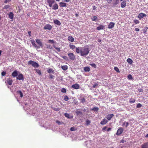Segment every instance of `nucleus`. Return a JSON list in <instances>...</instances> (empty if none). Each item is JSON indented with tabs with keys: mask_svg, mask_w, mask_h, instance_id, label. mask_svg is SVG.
I'll use <instances>...</instances> for the list:
<instances>
[{
	"mask_svg": "<svg viewBox=\"0 0 148 148\" xmlns=\"http://www.w3.org/2000/svg\"><path fill=\"white\" fill-rule=\"evenodd\" d=\"M53 22L55 24L57 25H60L61 24L60 22L58 20H54Z\"/></svg>",
	"mask_w": 148,
	"mask_h": 148,
	"instance_id": "a211bd4d",
	"label": "nucleus"
},
{
	"mask_svg": "<svg viewBox=\"0 0 148 148\" xmlns=\"http://www.w3.org/2000/svg\"><path fill=\"white\" fill-rule=\"evenodd\" d=\"M86 125H88L89 124H90V121L89 120H86Z\"/></svg>",
	"mask_w": 148,
	"mask_h": 148,
	"instance_id": "a18cd8bd",
	"label": "nucleus"
},
{
	"mask_svg": "<svg viewBox=\"0 0 148 148\" xmlns=\"http://www.w3.org/2000/svg\"><path fill=\"white\" fill-rule=\"evenodd\" d=\"M53 109L55 111H58L60 110V108H53Z\"/></svg>",
	"mask_w": 148,
	"mask_h": 148,
	"instance_id": "79ce46f5",
	"label": "nucleus"
},
{
	"mask_svg": "<svg viewBox=\"0 0 148 148\" xmlns=\"http://www.w3.org/2000/svg\"><path fill=\"white\" fill-rule=\"evenodd\" d=\"M85 101H86V99L84 98H83L81 100V101L82 103H84Z\"/></svg>",
	"mask_w": 148,
	"mask_h": 148,
	"instance_id": "3c124183",
	"label": "nucleus"
},
{
	"mask_svg": "<svg viewBox=\"0 0 148 148\" xmlns=\"http://www.w3.org/2000/svg\"><path fill=\"white\" fill-rule=\"evenodd\" d=\"M66 3L64 2H60L59 3V6L60 7H66Z\"/></svg>",
	"mask_w": 148,
	"mask_h": 148,
	"instance_id": "6ab92c4d",
	"label": "nucleus"
},
{
	"mask_svg": "<svg viewBox=\"0 0 148 148\" xmlns=\"http://www.w3.org/2000/svg\"><path fill=\"white\" fill-rule=\"evenodd\" d=\"M36 72L39 75H41V72L40 70L39 69H36L35 70Z\"/></svg>",
	"mask_w": 148,
	"mask_h": 148,
	"instance_id": "473e14b6",
	"label": "nucleus"
},
{
	"mask_svg": "<svg viewBox=\"0 0 148 148\" xmlns=\"http://www.w3.org/2000/svg\"><path fill=\"white\" fill-rule=\"evenodd\" d=\"M54 77V76H53L51 74H50L49 75V78L50 79H52Z\"/></svg>",
	"mask_w": 148,
	"mask_h": 148,
	"instance_id": "de8ad7c7",
	"label": "nucleus"
},
{
	"mask_svg": "<svg viewBox=\"0 0 148 148\" xmlns=\"http://www.w3.org/2000/svg\"><path fill=\"white\" fill-rule=\"evenodd\" d=\"M28 65H38L36 62L30 60L28 62Z\"/></svg>",
	"mask_w": 148,
	"mask_h": 148,
	"instance_id": "f3484780",
	"label": "nucleus"
},
{
	"mask_svg": "<svg viewBox=\"0 0 148 148\" xmlns=\"http://www.w3.org/2000/svg\"><path fill=\"white\" fill-rule=\"evenodd\" d=\"M126 1H123L121 3V7L122 8H125L126 5Z\"/></svg>",
	"mask_w": 148,
	"mask_h": 148,
	"instance_id": "4468645a",
	"label": "nucleus"
},
{
	"mask_svg": "<svg viewBox=\"0 0 148 148\" xmlns=\"http://www.w3.org/2000/svg\"><path fill=\"white\" fill-rule=\"evenodd\" d=\"M135 99H133L132 98H130L129 101L131 103H133L135 102Z\"/></svg>",
	"mask_w": 148,
	"mask_h": 148,
	"instance_id": "bb28decb",
	"label": "nucleus"
},
{
	"mask_svg": "<svg viewBox=\"0 0 148 148\" xmlns=\"http://www.w3.org/2000/svg\"><path fill=\"white\" fill-rule=\"evenodd\" d=\"M36 41L37 43L39 45L38 46H39L40 47H43V45L42 42L40 40L38 39H36Z\"/></svg>",
	"mask_w": 148,
	"mask_h": 148,
	"instance_id": "9b49d317",
	"label": "nucleus"
},
{
	"mask_svg": "<svg viewBox=\"0 0 148 148\" xmlns=\"http://www.w3.org/2000/svg\"><path fill=\"white\" fill-rule=\"evenodd\" d=\"M76 113L77 114H82V112L79 111H77L76 112Z\"/></svg>",
	"mask_w": 148,
	"mask_h": 148,
	"instance_id": "8fccbe9b",
	"label": "nucleus"
},
{
	"mask_svg": "<svg viewBox=\"0 0 148 148\" xmlns=\"http://www.w3.org/2000/svg\"><path fill=\"white\" fill-rule=\"evenodd\" d=\"M79 86L78 84L76 83L75 84L73 85L71 87L72 88L74 89H77L79 88Z\"/></svg>",
	"mask_w": 148,
	"mask_h": 148,
	"instance_id": "9d476101",
	"label": "nucleus"
},
{
	"mask_svg": "<svg viewBox=\"0 0 148 148\" xmlns=\"http://www.w3.org/2000/svg\"><path fill=\"white\" fill-rule=\"evenodd\" d=\"M111 130V128L110 127L107 130V131L108 132H109Z\"/></svg>",
	"mask_w": 148,
	"mask_h": 148,
	"instance_id": "0e129e2a",
	"label": "nucleus"
},
{
	"mask_svg": "<svg viewBox=\"0 0 148 148\" xmlns=\"http://www.w3.org/2000/svg\"><path fill=\"white\" fill-rule=\"evenodd\" d=\"M75 130L76 129L74 127H72L70 128V130L71 131H73Z\"/></svg>",
	"mask_w": 148,
	"mask_h": 148,
	"instance_id": "09e8293b",
	"label": "nucleus"
},
{
	"mask_svg": "<svg viewBox=\"0 0 148 148\" xmlns=\"http://www.w3.org/2000/svg\"><path fill=\"white\" fill-rule=\"evenodd\" d=\"M105 28V26L104 25H100L99 26L97 27V29L98 30H100L102 29H103Z\"/></svg>",
	"mask_w": 148,
	"mask_h": 148,
	"instance_id": "f8f14e48",
	"label": "nucleus"
},
{
	"mask_svg": "<svg viewBox=\"0 0 148 148\" xmlns=\"http://www.w3.org/2000/svg\"><path fill=\"white\" fill-rule=\"evenodd\" d=\"M9 17L11 19H12L14 17V14L12 12H10L8 14Z\"/></svg>",
	"mask_w": 148,
	"mask_h": 148,
	"instance_id": "5701e85b",
	"label": "nucleus"
},
{
	"mask_svg": "<svg viewBox=\"0 0 148 148\" xmlns=\"http://www.w3.org/2000/svg\"><path fill=\"white\" fill-rule=\"evenodd\" d=\"M99 110L98 108L97 107H94L93 108L91 109L90 110L91 111H97Z\"/></svg>",
	"mask_w": 148,
	"mask_h": 148,
	"instance_id": "2f4dec72",
	"label": "nucleus"
},
{
	"mask_svg": "<svg viewBox=\"0 0 148 148\" xmlns=\"http://www.w3.org/2000/svg\"><path fill=\"white\" fill-rule=\"evenodd\" d=\"M119 3V0H116L114 3H113L114 5H116L117 4H118Z\"/></svg>",
	"mask_w": 148,
	"mask_h": 148,
	"instance_id": "ea45409f",
	"label": "nucleus"
},
{
	"mask_svg": "<svg viewBox=\"0 0 148 148\" xmlns=\"http://www.w3.org/2000/svg\"><path fill=\"white\" fill-rule=\"evenodd\" d=\"M10 7V6L9 5H6L4 6L3 8L5 9H7Z\"/></svg>",
	"mask_w": 148,
	"mask_h": 148,
	"instance_id": "a19ab883",
	"label": "nucleus"
},
{
	"mask_svg": "<svg viewBox=\"0 0 148 148\" xmlns=\"http://www.w3.org/2000/svg\"><path fill=\"white\" fill-rule=\"evenodd\" d=\"M115 25V23L113 22H110L108 26V28L109 29H111L113 28Z\"/></svg>",
	"mask_w": 148,
	"mask_h": 148,
	"instance_id": "0eeeda50",
	"label": "nucleus"
},
{
	"mask_svg": "<svg viewBox=\"0 0 148 148\" xmlns=\"http://www.w3.org/2000/svg\"><path fill=\"white\" fill-rule=\"evenodd\" d=\"M12 75L13 77H16L18 75L17 72L16 71H14L12 73Z\"/></svg>",
	"mask_w": 148,
	"mask_h": 148,
	"instance_id": "4be33fe9",
	"label": "nucleus"
},
{
	"mask_svg": "<svg viewBox=\"0 0 148 148\" xmlns=\"http://www.w3.org/2000/svg\"><path fill=\"white\" fill-rule=\"evenodd\" d=\"M112 0H106V1H107L108 3H110Z\"/></svg>",
	"mask_w": 148,
	"mask_h": 148,
	"instance_id": "4d7b16f0",
	"label": "nucleus"
},
{
	"mask_svg": "<svg viewBox=\"0 0 148 148\" xmlns=\"http://www.w3.org/2000/svg\"><path fill=\"white\" fill-rule=\"evenodd\" d=\"M66 90L65 88H63L61 90V92L63 93H65L66 92Z\"/></svg>",
	"mask_w": 148,
	"mask_h": 148,
	"instance_id": "e433bc0d",
	"label": "nucleus"
},
{
	"mask_svg": "<svg viewBox=\"0 0 148 148\" xmlns=\"http://www.w3.org/2000/svg\"><path fill=\"white\" fill-rule=\"evenodd\" d=\"M13 82L12 80L10 78H8L7 80V84L9 85H11Z\"/></svg>",
	"mask_w": 148,
	"mask_h": 148,
	"instance_id": "dca6fc26",
	"label": "nucleus"
},
{
	"mask_svg": "<svg viewBox=\"0 0 148 148\" xmlns=\"http://www.w3.org/2000/svg\"><path fill=\"white\" fill-rule=\"evenodd\" d=\"M68 55L70 59L71 60H73L75 58V56L73 53H68Z\"/></svg>",
	"mask_w": 148,
	"mask_h": 148,
	"instance_id": "20e7f679",
	"label": "nucleus"
},
{
	"mask_svg": "<svg viewBox=\"0 0 148 148\" xmlns=\"http://www.w3.org/2000/svg\"><path fill=\"white\" fill-rule=\"evenodd\" d=\"M98 84H94L93 86V88H95L97 86Z\"/></svg>",
	"mask_w": 148,
	"mask_h": 148,
	"instance_id": "864d4df0",
	"label": "nucleus"
},
{
	"mask_svg": "<svg viewBox=\"0 0 148 148\" xmlns=\"http://www.w3.org/2000/svg\"><path fill=\"white\" fill-rule=\"evenodd\" d=\"M114 69L117 72L120 73V71L119 70V68L116 66L114 67Z\"/></svg>",
	"mask_w": 148,
	"mask_h": 148,
	"instance_id": "f704fd0d",
	"label": "nucleus"
},
{
	"mask_svg": "<svg viewBox=\"0 0 148 148\" xmlns=\"http://www.w3.org/2000/svg\"><path fill=\"white\" fill-rule=\"evenodd\" d=\"M53 47L58 51L60 52V48L57 47L55 45H53Z\"/></svg>",
	"mask_w": 148,
	"mask_h": 148,
	"instance_id": "c756f323",
	"label": "nucleus"
},
{
	"mask_svg": "<svg viewBox=\"0 0 148 148\" xmlns=\"http://www.w3.org/2000/svg\"><path fill=\"white\" fill-rule=\"evenodd\" d=\"M146 14L143 13H140L138 15V18L141 19L143 18L144 16H146Z\"/></svg>",
	"mask_w": 148,
	"mask_h": 148,
	"instance_id": "2eb2a0df",
	"label": "nucleus"
},
{
	"mask_svg": "<svg viewBox=\"0 0 148 148\" xmlns=\"http://www.w3.org/2000/svg\"><path fill=\"white\" fill-rule=\"evenodd\" d=\"M108 122V120L104 118L100 122V123L102 125H104L106 124Z\"/></svg>",
	"mask_w": 148,
	"mask_h": 148,
	"instance_id": "ddd939ff",
	"label": "nucleus"
},
{
	"mask_svg": "<svg viewBox=\"0 0 148 148\" xmlns=\"http://www.w3.org/2000/svg\"><path fill=\"white\" fill-rule=\"evenodd\" d=\"M49 43H54L53 40H49Z\"/></svg>",
	"mask_w": 148,
	"mask_h": 148,
	"instance_id": "5fc2aeb1",
	"label": "nucleus"
},
{
	"mask_svg": "<svg viewBox=\"0 0 148 148\" xmlns=\"http://www.w3.org/2000/svg\"><path fill=\"white\" fill-rule=\"evenodd\" d=\"M68 39L69 41H70L71 42H73L74 40V38L71 36H68Z\"/></svg>",
	"mask_w": 148,
	"mask_h": 148,
	"instance_id": "412c9836",
	"label": "nucleus"
},
{
	"mask_svg": "<svg viewBox=\"0 0 148 148\" xmlns=\"http://www.w3.org/2000/svg\"><path fill=\"white\" fill-rule=\"evenodd\" d=\"M65 117L68 118H69V114L67 113H65L64 114Z\"/></svg>",
	"mask_w": 148,
	"mask_h": 148,
	"instance_id": "49530a36",
	"label": "nucleus"
},
{
	"mask_svg": "<svg viewBox=\"0 0 148 148\" xmlns=\"http://www.w3.org/2000/svg\"><path fill=\"white\" fill-rule=\"evenodd\" d=\"M129 124V123H128V122H126V123H125V126L126 127H127L128 126V125Z\"/></svg>",
	"mask_w": 148,
	"mask_h": 148,
	"instance_id": "bf43d9fd",
	"label": "nucleus"
},
{
	"mask_svg": "<svg viewBox=\"0 0 148 148\" xmlns=\"http://www.w3.org/2000/svg\"><path fill=\"white\" fill-rule=\"evenodd\" d=\"M58 5L57 3L55 4L52 7V9L54 10H56L58 9Z\"/></svg>",
	"mask_w": 148,
	"mask_h": 148,
	"instance_id": "aec40b11",
	"label": "nucleus"
},
{
	"mask_svg": "<svg viewBox=\"0 0 148 148\" xmlns=\"http://www.w3.org/2000/svg\"><path fill=\"white\" fill-rule=\"evenodd\" d=\"M61 67L62 69L64 70H66L68 69V67L67 65L62 66Z\"/></svg>",
	"mask_w": 148,
	"mask_h": 148,
	"instance_id": "393cba45",
	"label": "nucleus"
},
{
	"mask_svg": "<svg viewBox=\"0 0 148 148\" xmlns=\"http://www.w3.org/2000/svg\"><path fill=\"white\" fill-rule=\"evenodd\" d=\"M34 67L37 68L39 65H32Z\"/></svg>",
	"mask_w": 148,
	"mask_h": 148,
	"instance_id": "338daca9",
	"label": "nucleus"
},
{
	"mask_svg": "<svg viewBox=\"0 0 148 148\" xmlns=\"http://www.w3.org/2000/svg\"><path fill=\"white\" fill-rule=\"evenodd\" d=\"M47 48H48L49 49H52V47L51 45H49L47 47Z\"/></svg>",
	"mask_w": 148,
	"mask_h": 148,
	"instance_id": "6e6d98bb",
	"label": "nucleus"
},
{
	"mask_svg": "<svg viewBox=\"0 0 148 148\" xmlns=\"http://www.w3.org/2000/svg\"><path fill=\"white\" fill-rule=\"evenodd\" d=\"M52 28V26L50 24H47L44 27V28L46 30L48 29L51 30Z\"/></svg>",
	"mask_w": 148,
	"mask_h": 148,
	"instance_id": "7ed1b4c3",
	"label": "nucleus"
},
{
	"mask_svg": "<svg viewBox=\"0 0 148 148\" xmlns=\"http://www.w3.org/2000/svg\"><path fill=\"white\" fill-rule=\"evenodd\" d=\"M127 78L130 80L132 79V76L131 74H129L127 75Z\"/></svg>",
	"mask_w": 148,
	"mask_h": 148,
	"instance_id": "4c0bfd02",
	"label": "nucleus"
},
{
	"mask_svg": "<svg viewBox=\"0 0 148 148\" xmlns=\"http://www.w3.org/2000/svg\"><path fill=\"white\" fill-rule=\"evenodd\" d=\"M123 129L122 127H120L117 130L116 134L117 135H119L121 134L123 132Z\"/></svg>",
	"mask_w": 148,
	"mask_h": 148,
	"instance_id": "423d86ee",
	"label": "nucleus"
},
{
	"mask_svg": "<svg viewBox=\"0 0 148 148\" xmlns=\"http://www.w3.org/2000/svg\"><path fill=\"white\" fill-rule=\"evenodd\" d=\"M107 128V127L106 126H105L103 128L102 130H103L104 131L106 130V129Z\"/></svg>",
	"mask_w": 148,
	"mask_h": 148,
	"instance_id": "680f3d73",
	"label": "nucleus"
},
{
	"mask_svg": "<svg viewBox=\"0 0 148 148\" xmlns=\"http://www.w3.org/2000/svg\"><path fill=\"white\" fill-rule=\"evenodd\" d=\"M6 72L3 71L1 73V75L2 76H5L6 74Z\"/></svg>",
	"mask_w": 148,
	"mask_h": 148,
	"instance_id": "603ef678",
	"label": "nucleus"
},
{
	"mask_svg": "<svg viewBox=\"0 0 148 148\" xmlns=\"http://www.w3.org/2000/svg\"><path fill=\"white\" fill-rule=\"evenodd\" d=\"M30 42L32 45L33 47L36 48L37 49H39L40 48V47L39 46H38L36 45L35 43V42L34 40H31Z\"/></svg>",
	"mask_w": 148,
	"mask_h": 148,
	"instance_id": "f03ea898",
	"label": "nucleus"
},
{
	"mask_svg": "<svg viewBox=\"0 0 148 148\" xmlns=\"http://www.w3.org/2000/svg\"><path fill=\"white\" fill-rule=\"evenodd\" d=\"M64 99L65 101H67L69 99V98L67 96L65 95L64 97Z\"/></svg>",
	"mask_w": 148,
	"mask_h": 148,
	"instance_id": "58836bf2",
	"label": "nucleus"
},
{
	"mask_svg": "<svg viewBox=\"0 0 148 148\" xmlns=\"http://www.w3.org/2000/svg\"><path fill=\"white\" fill-rule=\"evenodd\" d=\"M96 8H97V7L95 5L92 6V9L94 10H95Z\"/></svg>",
	"mask_w": 148,
	"mask_h": 148,
	"instance_id": "052dcab7",
	"label": "nucleus"
},
{
	"mask_svg": "<svg viewBox=\"0 0 148 148\" xmlns=\"http://www.w3.org/2000/svg\"><path fill=\"white\" fill-rule=\"evenodd\" d=\"M69 47L71 49H74L75 48H76L75 46L73 45H69Z\"/></svg>",
	"mask_w": 148,
	"mask_h": 148,
	"instance_id": "7c9ffc66",
	"label": "nucleus"
},
{
	"mask_svg": "<svg viewBox=\"0 0 148 148\" xmlns=\"http://www.w3.org/2000/svg\"><path fill=\"white\" fill-rule=\"evenodd\" d=\"M127 61L130 63V64H132V62H133V61L130 58H128L127 60Z\"/></svg>",
	"mask_w": 148,
	"mask_h": 148,
	"instance_id": "c85d7f7f",
	"label": "nucleus"
},
{
	"mask_svg": "<svg viewBox=\"0 0 148 148\" xmlns=\"http://www.w3.org/2000/svg\"><path fill=\"white\" fill-rule=\"evenodd\" d=\"M47 1L49 6L50 7H52V4L55 2L54 0H47Z\"/></svg>",
	"mask_w": 148,
	"mask_h": 148,
	"instance_id": "39448f33",
	"label": "nucleus"
},
{
	"mask_svg": "<svg viewBox=\"0 0 148 148\" xmlns=\"http://www.w3.org/2000/svg\"><path fill=\"white\" fill-rule=\"evenodd\" d=\"M142 106V105L140 103H138L136 106V108H140Z\"/></svg>",
	"mask_w": 148,
	"mask_h": 148,
	"instance_id": "37998d69",
	"label": "nucleus"
},
{
	"mask_svg": "<svg viewBox=\"0 0 148 148\" xmlns=\"http://www.w3.org/2000/svg\"><path fill=\"white\" fill-rule=\"evenodd\" d=\"M113 114H109L107 115L106 118L109 121L114 116Z\"/></svg>",
	"mask_w": 148,
	"mask_h": 148,
	"instance_id": "6e6552de",
	"label": "nucleus"
},
{
	"mask_svg": "<svg viewBox=\"0 0 148 148\" xmlns=\"http://www.w3.org/2000/svg\"><path fill=\"white\" fill-rule=\"evenodd\" d=\"M56 123H58V124H60V122L59 121H58V120H56Z\"/></svg>",
	"mask_w": 148,
	"mask_h": 148,
	"instance_id": "69168bd1",
	"label": "nucleus"
},
{
	"mask_svg": "<svg viewBox=\"0 0 148 148\" xmlns=\"http://www.w3.org/2000/svg\"><path fill=\"white\" fill-rule=\"evenodd\" d=\"M134 22L135 24H138L140 23L139 21L137 19L134 20Z\"/></svg>",
	"mask_w": 148,
	"mask_h": 148,
	"instance_id": "c03bdc74",
	"label": "nucleus"
},
{
	"mask_svg": "<svg viewBox=\"0 0 148 148\" xmlns=\"http://www.w3.org/2000/svg\"><path fill=\"white\" fill-rule=\"evenodd\" d=\"M16 79L19 80H23L24 77L23 75L22 74H19L16 77Z\"/></svg>",
	"mask_w": 148,
	"mask_h": 148,
	"instance_id": "1a4fd4ad",
	"label": "nucleus"
},
{
	"mask_svg": "<svg viewBox=\"0 0 148 148\" xmlns=\"http://www.w3.org/2000/svg\"><path fill=\"white\" fill-rule=\"evenodd\" d=\"M47 71L48 73H54V71L52 69L50 68L49 69H48L47 70Z\"/></svg>",
	"mask_w": 148,
	"mask_h": 148,
	"instance_id": "a878e982",
	"label": "nucleus"
},
{
	"mask_svg": "<svg viewBox=\"0 0 148 148\" xmlns=\"http://www.w3.org/2000/svg\"><path fill=\"white\" fill-rule=\"evenodd\" d=\"M90 51L89 46L86 45L82 47H76V52L77 53H80L81 56H84L87 55L89 53Z\"/></svg>",
	"mask_w": 148,
	"mask_h": 148,
	"instance_id": "f257e3e1",
	"label": "nucleus"
},
{
	"mask_svg": "<svg viewBox=\"0 0 148 148\" xmlns=\"http://www.w3.org/2000/svg\"><path fill=\"white\" fill-rule=\"evenodd\" d=\"M97 18L96 16H94L92 18V21H95L97 19Z\"/></svg>",
	"mask_w": 148,
	"mask_h": 148,
	"instance_id": "c9c22d12",
	"label": "nucleus"
},
{
	"mask_svg": "<svg viewBox=\"0 0 148 148\" xmlns=\"http://www.w3.org/2000/svg\"><path fill=\"white\" fill-rule=\"evenodd\" d=\"M135 30L136 32H138L139 31V29L138 28H136L135 29Z\"/></svg>",
	"mask_w": 148,
	"mask_h": 148,
	"instance_id": "e2e57ef3",
	"label": "nucleus"
},
{
	"mask_svg": "<svg viewBox=\"0 0 148 148\" xmlns=\"http://www.w3.org/2000/svg\"><path fill=\"white\" fill-rule=\"evenodd\" d=\"M11 1H10V0H5V1H4V3H7L8 2H10Z\"/></svg>",
	"mask_w": 148,
	"mask_h": 148,
	"instance_id": "13d9d810",
	"label": "nucleus"
},
{
	"mask_svg": "<svg viewBox=\"0 0 148 148\" xmlns=\"http://www.w3.org/2000/svg\"><path fill=\"white\" fill-rule=\"evenodd\" d=\"M84 71L86 72H89L90 70V68L88 67H84Z\"/></svg>",
	"mask_w": 148,
	"mask_h": 148,
	"instance_id": "b1692460",
	"label": "nucleus"
},
{
	"mask_svg": "<svg viewBox=\"0 0 148 148\" xmlns=\"http://www.w3.org/2000/svg\"><path fill=\"white\" fill-rule=\"evenodd\" d=\"M147 143H145L144 145H142L141 146L142 148H148V147L147 145Z\"/></svg>",
	"mask_w": 148,
	"mask_h": 148,
	"instance_id": "cd10ccee",
	"label": "nucleus"
},
{
	"mask_svg": "<svg viewBox=\"0 0 148 148\" xmlns=\"http://www.w3.org/2000/svg\"><path fill=\"white\" fill-rule=\"evenodd\" d=\"M145 137L146 138H148V134L146 135Z\"/></svg>",
	"mask_w": 148,
	"mask_h": 148,
	"instance_id": "774afa93",
	"label": "nucleus"
},
{
	"mask_svg": "<svg viewBox=\"0 0 148 148\" xmlns=\"http://www.w3.org/2000/svg\"><path fill=\"white\" fill-rule=\"evenodd\" d=\"M17 93H19V94L21 97H23V94L22 92L21 91L18 90V91H17Z\"/></svg>",
	"mask_w": 148,
	"mask_h": 148,
	"instance_id": "72a5a7b5",
	"label": "nucleus"
}]
</instances>
